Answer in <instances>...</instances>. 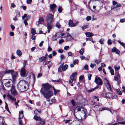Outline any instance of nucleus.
Segmentation results:
<instances>
[{"label": "nucleus", "mask_w": 125, "mask_h": 125, "mask_svg": "<svg viewBox=\"0 0 125 125\" xmlns=\"http://www.w3.org/2000/svg\"><path fill=\"white\" fill-rule=\"evenodd\" d=\"M85 34L86 36L89 37H92L94 35L92 33H90V32H86Z\"/></svg>", "instance_id": "22"}, {"label": "nucleus", "mask_w": 125, "mask_h": 125, "mask_svg": "<svg viewBox=\"0 0 125 125\" xmlns=\"http://www.w3.org/2000/svg\"><path fill=\"white\" fill-rule=\"evenodd\" d=\"M114 122H112L111 123H109L108 124H105L106 125H116V124H117V123H115L114 124H112L113 123H114Z\"/></svg>", "instance_id": "47"}, {"label": "nucleus", "mask_w": 125, "mask_h": 125, "mask_svg": "<svg viewBox=\"0 0 125 125\" xmlns=\"http://www.w3.org/2000/svg\"><path fill=\"white\" fill-rule=\"evenodd\" d=\"M119 74L115 76H114L115 80L116 81H118V78L119 77Z\"/></svg>", "instance_id": "43"}, {"label": "nucleus", "mask_w": 125, "mask_h": 125, "mask_svg": "<svg viewBox=\"0 0 125 125\" xmlns=\"http://www.w3.org/2000/svg\"><path fill=\"white\" fill-rule=\"evenodd\" d=\"M117 92V93L119 95H120L122 94V92L119 89H118L116 90Z\"/></svg>", "instance_id": "36"}, {"label": "nucleus", "mask_w": 125, "mask_h": 125, "mask_svg": "<svg viewBox=\"0 0 125 125\" xmlns=\"http://www.w3.org/2000/svg\"><path fill=\"white\" fill-rule=\"evenodd\" d=\"M115 70H118L120 68V66H118V67H117L116 66H115Z\"/></svg>", "instance_id": "58"}, {"label": "nucleus", "mask_w": 125, "mask_h": 125, "mask_svg": "<svg viewBox=\"0 0 125 125\" xmlns=\"http://www.w3.org/2000/svg\"><path fill=\"white\" fill-rule=\"evenodd\" d=\"M86 41H91L93 43H94L95 42L93 40L92 37H89L88 38H86Z\"/></svg>", "instance_id": "25"}, {"label": "nucleus", "mask_w": 125, "mask_h": 125, "mask_svg": "<svg viewBox=\"0 0 125 125\" xmlns=\"http://www.w3.org/2000/svg\"><path fill=\"white\" fill-rule=\"evenodd\" d=\"M77 73H73L70 77V79L69 80L70 83H73V81H75L76 80V76L77 75Z\"/></svg>", "instance_id": "8"}, {"label": "nucleus", "mask_w": 125, "mask_h": 125, "mask_svg": "<svg viewBox=\"0 0 125 125\" xmlns=\"http://www.w3.org/2000/svg\"><path fill=\"white\" fill-rule=\"evenodd\" d=\"M41 118L39 116H38L36 115H35L34 116V119L36 121H40Z\"/></svg>", "instance_id": "21"}, {"label": "nucleus", "mask_w": 125, "mask_h": 125, "mask_svg": "<svg viewBox=\"0 0 125 125\" xmlns=\"http://www.w3.org/2000/svg\"><path fill=\"white\" fill-rule=\"evenodd\" d=\"M12 79L13 82L15 81L17 77L18 76V73L16 72L13 71L12 73Z\"/></svg>", "instance_id": "10"}, {"label": "nucleus", "mask_w": 125, "mask_h": 125, "mask_svg": "<svg viewBox=\"0 0 125 125\" xmlns=\"http://www.w3.org/2000/svg\"><path fill=\"white\" fill-rule=\"evenodd\" d=\"M84 51V49L83 48L81 49L79 51V53L80 55H83Z\"/></svg>", "instance_id": "32"}, {"label": "nucleus", "mask_w": 125, "mask_h": 125, "mask_svg": "<svg viewBox=\"0 0 125 125\" xmlns=\"http://www.w3.org/2000/svg\"><path fill=\"white\" fill-rule=\"evenodd\" d=\"M27 20L26 19H24L23 21V22L24 23L25 26H27L28 25V23L27 21Z\"/></svg>", "instance_id": "53"}, {"label": "nucleus", "mask_w": 125, "mask_h": 125, "mask_svg": "<svg viewBox=\"0 0 125 125\" xmlns=\"http://www.w3.org/2000/svg\"><path fill=\"white\" fill-rule=\"evenodd\" d=\"M3 82L5 84V85L7 87H11V85L12 86V80L11 79H7L4 80Z\"/></svg>", "instance_id": "5"}, {"label": "nucleus", "mask_w": 125, "mask_h": 125, "mask_svg": "<svg viewBox=\"0 0 125 125\" xmlns=\"http://www.w3.org/2000/svg\"><path fill=\"white\" fill-rule=\"evenodd\" d=\"M107 43L108 45H111L112 44V42L110 39H109L107 42Z\"/></svg>", "instance_id": "57"}, {"label": "nucleus", "mask_w": 125, "mask_h": 125, "mask_svg": "<svg viewBox=\"0 0 125 125\" xmlns=\"http://www.w3.org/2000/svg\"><path fill=\"white\" fill-rule=\"evenodd\" d=\"M73 39L72 36L70 35L69 37L66 38V41H69Z\"/></svg>", "instance_id": "29"}, {"label": "nucleus", "mask_w": 125, "mask_h": 125, "mask_svg": "<svg viewBox=\"0 0 125 125\" xmlns=\"http://www.w3.org/2000/svg\"><path fill=\"white\" fill-rule=\"evenodd\" d=\"M118 42L121 45H122L125 48V44L124 43L121 42L119 40L118 41Z\"/></svg>", "instance_id": "35"}, {"label": "nucleus", "mask_w": 125, "mask_h": 125, "mask_svg": "<svg viewBox=\"0 0 125 125\" xmlns=\"http://www.w3.org/2000/svg\"><path fill=\"white\" fill-rule=\"evenodd\" d=\"M29 88L28 82L25 80H21L19 83L17 89L20 92H23Z\"/></svg>", "instance_id": "2"}, {"label": "nucleus", "mask_w": 125, "mask_h": 125, "mask_svg": "<svg viewBox=\"0 0 125 125\" xmlns=\"http://www.w3.org/2000/svg\"><path fill=\"white\" fill-rule=\"evenodd\" d=\"M61 58V61L59 63V64H60V63L62 62V60L65 59L64 56L63 55H61L60 56Z\"/></svg>", "instance_id": "42"}, {"label": "nucleus", "mask_w": 125, "mask_h": 125, "mask_svg": "<svg viewBox=\"0 0 125 125\" xmlns=\"http://www.w3.org/2000/svg\"><path fill=\"white\" fill-rule=\"evenodd\" d=\"M99 88V86H96L94 88H93L92 89L88 90L87 92L88 93L92 92L95 89H98Z\"/></svg>", "instance_id": "23"}, {"label": "nucleus", "mask_w": 125, "mask_h": 125, "mask_svg": "<svg viewBox=\"0 0 125 125\" xmlns=\"http://www.w3.org/2000/svg\"><path fill=\"white\" fill-rule=\"evenodd\" d=\"M105 110H108L110 111L111 113H112V112L109 109V108H108L104 107L102 109H100L99 110L100 111H102Z\"/></svg>", "instance_id": "31"}, {"label": "nucleus", "mask_w": 125, "mask_h": 125, "mask_svg": "<svg viewBox=\"0 0 125 125\" xmlns=\"http://www.w3.org/2000/svg\"><path fill=\"white\" fill-rule=\"evenodd\" d=\"M10 35L11 36H13L14 35V33L13 32L10 31Z\"/></svg>", "instance_id": "60"}, {"label": "nucleus", "mask_w": 125, "mask_h": 125, "mask_svg": "<svg viewBox=\"0 0 125 125\" xmlns=\"http://www.w3.org/2000/svg\"><path fill=\"white\" fill-rule=\"evenodd\" d=\"M39 121L40 124L42 125H43L45 123V121L41 118Z\"/></svg>", "instance_id": "33"}, {"label": "nucleus", "mask_w": 125, "mask_h": 125, "mask_svg": "<svg viewBox=\"0 0 125 125\" xmlns=\"http://www.w3.org/2000/svg\"><path fill=\"white\" fill-rule=\"evenodd\" d=\"M55 26L56 27L58 28H61V25L59 23H56Z\"/></svg>", "instance_id": "39"}, {"label": "nucleus", "mask_w": 125, "mask_h": 125, "mask_svg": "<svg viewBox=\"0 0 125 125\" xmlns=\"http://www.w3.org/2000/svg\"><path fill=\"white\" fill-rule=\"evenodd\" d=\"M10 27L12 31H13L15 29V27L13 24L10 25Z\"/></svg>", "instance_id": "56"}, {"label": "nucleus", "mask_w": 125, "mask_h": 125, "mask_svg": "<svg viewBox=\"0 0 125 125\" xmlns=\"http://www.w3.org/2000/svg\"><path fill=\"white\" fill-rule=\"evenodd\" d=\"M16 53L17 55H21L22 53L21 51L19 50H18L17 52Z\"/></svg>", "instance_id": "44"}, {"label": "nucleus", "mask_w": 125, "mask_h": 125, "mask_svg": "<svg viewBox=\"0 0 125 125\" xmlns=\"http://www.w3.org/2000/svg\"><path fill=\"white\" fill-rule=\"evenodd\" d=\"M13 71V70H8L7 69H6L4 72H1V73L3 75L5 74L9 73H11V74L12 73Z\"/></svg>", "instance_id": "14"}, {"label": "nucleus", "mask_w": 125, "mask_h": 125, "mask_svg": "<svg viewBox=\"0 0 125 125\" xmlns=\"http://www.w3.org/2000/svg\"><path fill=\"white\" fill-rule=\"evenodd\" d=\"M4 119L2 117L0 116V125H5L4 124Z\"/></svg>", "instance_id": "17"}, {"label": "nucleus", "mask_w": 125, "mask_h": 125, "mask_svg": "<svg viewBox=\"0 0 125 125\" xmlns=\"http://www.w3.org/2000/svg\"><path fill=\"white\" fill-rule=\"evenodd\" d=\"M64 62L62 63L58 69V71L59 72H61L62 71H65L68 68V65L67 64H65L63 65Z\"/></svg>", "instance_id": "4"}, {"label": "nucleus", "mask_w": 125, "mask_h": 125, "mask_svg": "<svg viewBox=\"0 0 125 125\" xmlns=\"http://www.w3.org/2000/svg\"><path fill=\"white\" fill-rule=\"evenodd\" d=\"M46 55H45V56L42 57L40 58L39 59V60L41 62H42L46 58Z\"/></svg>", "instance_id": "30"}, {"label": "nucleus", "mask_w": 125, "mask_h": 125, "mask_svg": "<svg viewBox=\"0 0 125 125\" xmlns=\"http://www.w3.org/2000/svg\"><path fill=\"white\" fill-rule=\"evenodd\" d=\"M104 41V39H101L100 40L99 42L101 44H103V42Z\"/></svg>", "instance_id": "51"}, {"label": "nucleus", "mask_w": 125, "mask_h": 125, "mask_svg": "<svg viewBox=\"0 0 125 125\" xmlns=\"http://www.w3.org/2000/svg\"><path fill=\"white\" fill-rule=\"evenodd\" d=\"M106 97L110 98L112 96V94L110 93H106Z\"/></svg>", "instance_id": "27"}, {"label": "nucleus", "mask_w": 125, "mask_h": 125, "mask_svg": "<svg viewBox=\"0 0 125 125\" xmlns=\"http://www.w3.org/2000/svg\"><path fill=\"white\" fill-rule=\"evenodd\" d=\"M62 7L61 6L59 7L58 9V11L60 13H61L62 12Z\"/></svg>", "instance_id": "41"}, {"label": "nucleus", "mask_w": 125, "mask_h": 125, "mask_svg": "<svg viewBox=\"0 0 125 125\" xmlns=\"http://www.w3.org/2000/svg\"><path fill=\"white\" fill-rule=\"evenodd\" d=\"M104 83L105 86L107 87L108 90L111 91V85L109 83V82L107 79L106 78H105L104 80Z\"/></svg>", "instance_id": "6"}, {"label": "nucleus", "mask_w": 125, "mask_h": 125, "mask_svg": "<svg viewBox=\"0 0 125 125\" xmlns=\"http://www.w3.org/2000/svg\"><path fill=\"white\" fill-rule=\"evenodd\" d=\"M7 97L9 98L11 100H12V101H14L16 102V103H18L20 101L19 100H17V102H16V99L15 98H14L12 96L9 95V94H8L7 96Z\"/></svg>", "instance_id": "13"}, {"label": "nucleus", "mask_w": 125, "mask_h": 125, "mask_svg": "<svg viewBox=\"0 0 125 125\" xmlns=\"http://www.w3.org/2000/svg\"><path fill=\"white\" fill-rule=\"evenodd\" d=\"M75 125H82L81 122L77 121L76 122Z\"/></svg>", "instance_id": "46"}, {"label": "nucleus", "mask_w": 125, "mask_h": 125, "mask_svg": "<svg viewBox=\"0 0 125 125\" xmlns=\"http://www.w3.org/2000/svg\"><path fill=\"white\" fill-rule=\"evenodd\" d=\"M80 58L82 60L85 59L86 60H87L88 59L89 57L88 56L87 57H84L83 56H81L80 57Z\"/></svg>", "instance_id": "37"}, {"label": "nucleus", "mask_w": 125, "mask_h": 125, "mask_svg": "<svg viewBox=\"0 0 125 125\" xmlns=\"http://www.w3.org/2000/svg\"><path fill=\"white\" fill-rule=\"evenodd\" d=\"M92 75V74H88V77L89 80H91Z\"/></svg>", "instance_id": "59"}, {"label": "nucleus", "mask_w": 125, "mask_h": 125, "mask_svg": "<svg viewBox=\"0 0 125 125\" xmlns=\"http://www.w3.org/2000/svg\"><path fill=\"white\" fill-rule=\"evenodd\" d=\"M52 24H47V28L48 30V32L49 33L50 31V30L52 28Z\"/></svg>", "instance_id": "28"}, {"label": "nucleus", "mask_w": 125, "mask_h": 125, "mask_svg": "<svg viewBox=\"0 0 125 125\" xmlns=\"http://www.w3.org/2000/svg\"><path fill=\"white\" fill-rule=\"evenodd\" d=\"M40 92L47 99L50 98L52 95V89L50 85L48 84L44 85L43 87L41 88Z\"/></svg>", "instance_id": "1"}, {"label": "nucleus", "mask_w": 125, "mask_h": 125, "mask_svg": "<svg viewBox=\"0 0 125 125\" xmlns=\"http://www.w3.org/2000/svg\"><path fill=\"white\" fill-rule=\"evenodd\" d=\"M54 92V94L55 95H56V94L59 92V90H57L55 89L54 87H53Z\"/></svg>", "instance_id": "38"}, {"label": "nucleus", "mask_w": 125, "mask_h": 125, "mask_svg": "<svg viewBox=\"0 0 125 125\" xmlns=\"http://www.w3.org/2000/svg\"><path fill=\"white\" fill-rule=\"evenodd\" d=\"M53 82H55L61 83L62 82V80L61 79L59 78V80H54L53 81Z\"/></svg>", "instance_id": "49"}, {"label": "nucleus", "mask_w": 125, "mask_h": 125, "mask_svg": "<svg viewBox=\"0 0 125 125\" xmlns=\"http://www.w3.org/2000/svg\"><path fill=\"white\" fill-rule=\"evenodd\" d=\"M57 33H56L54 35H53L52 37V41H56L57 38H56L57 36Z\"/></svg>", "instance_id": "26"}, {"label": "nucleus", "mask_w": 125, "mask_h": 125, "mask_svg": "<svg viewBox=\"0 0 125 125\" xmlns=\"http://www.w3.org/2000/svg\"><path fill=\"white\" fill-rule=\"evenodd\" d=\"M71 103L73 106L75 105V102L73 100H72L71 101Z\"/></svg>", "instance_id": "64"}, {"label": "nucleus", "mask_w": 125, "mask_h": 125, "mask_svg": "<svg viewBox=\"0 0 125 125\" xmlns=\"http://www.w3.org/2000/svg\"><path fill=\"white\" fill-rule=\"evenodd\" d=\"M44 21L43 17H40L38 21L39 24H40L41 22H43Z\"/></svg>", "instance_id": "19"}, {"label": "nucleus", "mask_w": 125, "mask_h": 125, "mask_svg": "<svg viewBox=\"0 0 125 125\" xmlns=\"http://www.w3.org/2000/svg\"><path fill=\"white\" fill-rule=\"evenodd\" d=\"M110 72L111 73L112 75H114V71L113 69H111L110 70Z\"/></svg>", "instance_id": "54"}, {"label": "nucleus", "mask_w": 125, "mask_h": 125, "mask_svg": "<svg viewBox=\"0 0 125 125\" xmlns=\"http://www.w3.org/2000/svg\"><path fill=\"white\" fill-rule=\"evenodd\" d=\"M81 107H77L76 108V109H77V110L78 111H80L81 110Z\"/></svg>", "instance_id": "62"}, {"label": "nucleus", "mask_w": 125, "mask_h": 125, "mask_svg": "<svg viewBox=\"0 0 125 125\" xmlns=\"http://www.w3.org/2000/svg\"><path fill=\"white\" fill-rule=\"evenodd\" d=\"M5 108L6 109L7 111L9 112L10 113V111H9V110L8 108V105L7 103L6 102H5Z\"/></svg>", "instance_id": "34"}, {"label": "nucleus", "mask_w": 125, "mask_h": 125, "mask_svg": "<svg viewBox=\"0 0 125 125\" xmlns=\"http://www.w3.org/2000/svg\"><path fill=\"white\" fill-rule=\"evenodd\" d=\"M26 17V19L27 20H28L31 18V17L29 15H27L26 14H25L22 17L23 20H24Z\"/></svg>", "instance_id": "16"}, {"label": "nucleus", "mask_w": 125, "mask_h": 125, "mask_svg": "<svg viewBox=\"0 0 125 125\" xmlns=\"http://www.w3.org/2000/svg\"><path fill=\"white\" fill-rule=\"evenodd\" d=\"M64 41L63 39H61L59 41V44H61V43L63 42Z\"/></svg>", "instance_id": "61"}, {"label": "nucleus", "mask_w": 125, "mask_h": 125, "mask_svg": "<svg viewBox=\"0 0 125 125\" xmlns=\"http://www.w3.org/2000/svg\"><path fill=\"white\" fill-rule=\"evenodd\" d=\"M32 0H27L26 3L27 4H29L32 2Z\"/></svg>", "instance_id": "63"}, {"label": "nucleus", "mask_w": 125, "mask_h": 125, "mask_svg": "<svg viewBox=\"0 0 125 125\" xmlns=\"http://www.w3.org/2000/svg\"><path fill=\"white\" fill-rule=\"evenodd\" d=\"M88 27V25H84L83 26H82L81 28L83 30H84L86 28H87Z\"/></svg>", "instance_id": "40"}, {"label": "nucleus", "mask_w": 125, "mask_h": 125, "mask_svg": "<svg viewBox=\"0 0 125 125\" xmlns=\"http://www.w3.org/2000/svg\"><path fill=\"white\" fill-rule=\"evenodd\" d=\"M69 26L71 27H74L76 25L75 24H74L73 22V21L71 20H69Z\"/></svg>", "instance_id": "18"}, {"label": "nucleus", "mask_w": 125, "mask_h": 125, "mask_svg": "<svg viewBox=\"0 0 125 125\" xmlns=\"http://www.w3.org/2000/svg\"><path fill=\"white\" fill-rule=\"evenodd\" d=\"M53 17V15L51 13H49L47 16L46 17V21L47 22V24H52Z\"/></svg>", "instance_id": "3"}, {"label": "nucleus", "mask_w": 125, "mask_h": 125, "mask_svg": "<svg viewBox=\"0 0 125 125\" xmlns=\"http://www.w3.org/2000/svg\"><path fill=\"white\" fill-rule=\"evenodd\" d=\"M57 7V5L54 3L50 5V8L51 10V11L54 14V13L55 11V10L54 9Z\"/></svg>", "instance_id": "12"}, {"label": "nucleus", "mask_w": 125, "mask_h": 125, "mask_svg": "<svg viewBox=\"0 0 125 125\" xmlns=\"http://www.w3.org/2000/svg\"><path fill=\"white\" fill-rule=\"evenodd\" d=\"M15 11L17 15L19 16L20 15V12L19 10H15Z\"/></svg>", "instance_id": "45"}, {"label": "nucleus", "mask_w": 125, "mask_h": 125, "mask_svg": "<svg viewBox=\"0 0 125 125\" xmlns=\"http://www.w3.org/2000/svg\"><path fill=\"white\" fill-rule=\"evenodd\" d=\"M31 33L32 34V35L33 36L34 35L36 34V31L33 28H32L31 30Z\"/></svg>", "instance_id": "24"}, {"label": "nucleus", "mask_w": 125, "mask_h": 125, "mask_svg": "<svg viewBox=\"0 0 125 125\" xmlns=\"http://www.w3.org/2000/svg\"><path fill=\"white\" fill-rule=\"evenodd\" d=\"M91 19V17L90 16H87L86 18V20L87 21H89Z\"/></svg>", "instance_id": "55"}, {"label": "nucleus", "mask_w": 125, "mask_h": 125, "mask_svg": "<svg viewBox=\"0 0 125 125\" xmlns=\"http://www.w3.org/2000/svg\"><path fill=\"white\" fill-rule=\"evenodd\" d=\"M20 73L21 75L23 77H26L27 76L28 73L27 71H26L24 67L22 68L20 72Z\"/></svg>", "instance_id": "7"}, {"label": "nucleus", "mask_w": 125, "mask_h": 125, "mask_svg": "<svg viewBox=\"0 0 125 125\" xmlns=\"http://www.w3.org/2000/svg\"><path fill=\"white\" fill-rule=\"evenodd\" d=\"M106 93L104 92L101 94V95L103 97H106Z\"/></svg>", "instance_id": "52"}, {"label": "nucleus", "mask_w": 125, "mask_h": 125, "mask_svg": "<svg viewBox=\"0 0 125 125\" xmlns=\"http://www.w3.org/2000/svg\"><path fill=\"white\" fill-rule=\"evenodd\" d=\"M111 52H115V53L117 54H118L120 53L119 50L115 47H114L112 48Z\"/></svg>", "instance_id": "15"}, {"label": "nucleus", "mask_w": 125, "mask_h": 125, "mask_svg": "<svg viewBox=\"0 0 125 125\" xmlns=\"http://www.w3.org/2000/svg\"><path fill=\"white\" fill-rule=\"evenodd\" d=\"M94 82L98 85H101L103 83L101 79L99 77L97 76L95 77Z\"/></svg>", "instance_id": "9"}, {"label": "nucleus", "mask_w": 125, "mask_h": 125, "mask_svg": "<svg viewBox=\"0 0 125 125\" xmlns=\"http://www.w3.org/2000/svg\"><path fill=\"white\" fill-rule=\"evenodd\" d=\"M78 61L77 60H74L73 61V63L74 64H76L78 63Z\"/></svg>", "instance_id": "48"}, {"label": "nucleus", "mask_w": 125, "mask_h": 125, "mask_svg": "<svg viewBox=\"0 0 125 125\" xmlns=\"http://www.w3.org/2000/svg\"><path fill=\"white\" fill-rule=\"evenodd\" d=\"M23 117V112L22 110L19 112V119H21Z\"/></svg>", "instance_id": "20"}, {"label": "nucleus", "mask_w": 125, "mask_h": 125, "mask_svg": "<svg viewBox=\"0 0 125 125\" xmlns=\"http://www.w3.org/2000/svg\"><path fill=\"white\" fill-rule=\"evenodd\" d=\"M94 61L97 64H98L100 62L101 60H94Z\"/></svg>", "instance_id": "50"}, {"label": "nucleus", "mask_w": 125, "mask_h": 125, "mask_svg": "<svg viewBox=\"0 0 125 125\" xmlns=\"http://www.w3.org/2000/svg\"><path fill=\"white\" fill-rule=\"evenodd\" d=\"M11 92L12 94L14 96H16L17 94V92L15 89L14 86H12L11 87Z\"/></svg>", "instance_id": "11"}]
</instances>
